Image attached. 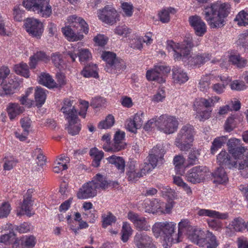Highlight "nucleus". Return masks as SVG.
<instances>
[{
	"instance_id": "f257e3e1",
	"label": "nucleus",
	"mask_w": 248,
	"mask_h": 248,
	"mask_svg": "<svg viewBox=\"0 0 248 248\" xmlns=\"http://www.w3.org/2000/svg\"><path fill=\"white\" fill-rule=\"evenodd\" d=\"M169 45L174 52L173 58L175 61L182 60L187 65L200 66L209 60V54L206 53L189 56L194 46L192 37L190 35L186 37L181 44H176L171 41Z\"/></svg>"
},
{
	"instance_id": "f03ea898",
	"label": "nucleus",
	"mask_w": 248,
	"mask_h": 248,
	"mask_svg": "<svg viewBox=\"0 0 248 248\" xmlns=\"http://www.w3.org/2000/svg\"><path fill=\"white\" fill-rule=\"evenodd\" d=\"M230 9L229 4L218 1L205 7L203 14L211 28H219L225 25L224 18L228 16Z\"/></svg>"
},
{
	"instance_id": "7ed1b4c3",
	"label": "nucleus",
	"mask_w": 248,
	"mask_h": 248,
	"mask_svg": "<svg viewBox=\"0 0 248 248\" xmlns=\"http://www.w3.org/2000/svg\"><path fill=\"white\" fill-rule=\"evenodd\" d=\"M68 22L70 25L62 28V31L69 41L81 40L83 39V35L80 33L83 32L87 34L88 32L89 29L87 23L76 15L68 17Z\"/></svg>"
},
{
	"instance_id": "20e7f679",
	"label": "nucleus",
	"mask_w": 248,
	"mask_h": 248,
	"mask_svg": "<svg viewBox=\"0 0 248 248\" xmlns=\"http://www.w3.org/2000/svg\"><path fill=\"white\" fill-rule=\"evenodd\" d=\"M108 183L106 178L99 173L97 174L91 181H89L78 189L77 196L78 199H87L97 195V190H105L108 188Z\"/></svg>"
},
{
	"instance_id": "39448f33",
	"label": "nucleus",
	"mask_w": 248,
	"mask_h": 248,
	"mask_svg": "<svg viewBox=\"0 0 248 248\" xmlns=\"http://www.w3.org/2000/svg\"><path fill=\"white\" fill-rule=\"evenodd\" d=\"M176 224L172 222H160L155 223L153 226L152 230L155 235L158 237L159 235H164V240L168 241L167 245H170L172 243H178L183 232L179 231L178 225V233H176Z\"/></svg>"
},
{
	"instance_id": "423d86ee",
	"label": "nucleus",
	"mask_w": 248,
	"mask_h": 248,
	"mask_svg": "<svg viewBox=\"0 0 248 248\" xmlns=\"http://www.w3.org/2000/svg\"><path fill=\"white\" fill-rule=\"evenodd\" d=\"M179 226L180 232L185 233L191 241L200 247L205 246L206 233L201 228L192 226L187 219L181 220Z\"/></svg>"
},
{
	"instance_id": "0eeeda50",
	"label": "nucleus",
	"mask_w": 248,
	"mask_h": 248,
	"mask_svg": "<svg viewBox=\"0 0 248 248\" xmlns=\"http://www.w3.org/2000/svg\"><path fill=\"white\" fill-rule=\"evenodd\" d=\"M194 134L193 126H183L175 139V145L181 151L188 152L193 146Z\"/></svg>"
},
{
	"instance_id": "6e6552de",
	"label": "nucleus",
	"mask_w": 248,
	"mask_h": 248,
	"mask_svg": "<svg viewBox=\"0 0 248 248\" xmlns=\"http://www.w3.org/2000/svg\"><path fill=\"white\" fill-rule=\"evenodd\" d=\"M23 5L42 17L48 18L52 15V7L49 0H25Z\"/></svg>"
},
{
	"instance_id": "1a4fd4ad",
	"label": "nucleus",
	"mask_w": 248,
	"mask_h": 248,
	"mask_svg": "<svg viewBox=\"0 0 248 248\" xmlns=\"http://www.w3.org/2000/svg\"><path fill=\"white\" fill-rule=\"evenodd\" d=\"M73 101L69 99L64 100V105L61 110L62 112L67 115L66 119L68 120L69 125L67 127L68 133L72 136L77 135L80 131V127L78 124L76 125V130L73 131L74 127V123L76 122L78 118L77 111L74 107L72 106Z\"/></svg>"
},
{
	"instance_id": "9d476101",
	"label": "nucleus",
	"mask_w": 248,
	"mask_h": 248,
	"mask_svg": "<svg viewBox=\"0 0 248 248\" xmlns=\"http://www.w3.org/2000/svg\"><path fill=\"white\" fill-rule=\"evenodd\" d=\"M101 57L107 63L105 69L108 72L117 73L125 69L124 62L117 58L114 53L105 51L103 53Z\"/></svg>"
},
{
	"instance_id": "9b49d317",
	"label": "nucleus",
	"mask_w": 248,
	"mask_h": 248,
	"mask_svg": "<svg viewBox=\"0 0 248 248\" xmlns=\"http://www.w3.org/2000/svg\"><path fill=\"white\" fill-rule=\"evenodd\" d=\"M235 159H241L237 162V168L240 170L241 175L245 177H248V152L246 149L241 146L236 148H233L230 152Z\"/></svg>"
},
{
	"instance_id": "f8f14e48",
	"label": "nucleus",
	"mask_w": 248,
	"mask_h": 248,
	"mask_svg": "<svg viewBox=\"0 0 248 248\" xmlns=\"http://www.w3.org/2000/svg\"><path fill=\"white\" fill-rule=\"evenodd\" d=\"M178 121L174 117L163 114L158 117L157 127L166 134H172L177 129Z\"/></svg>"
},
{
	"instance_id": "ddd939ff",
	"label": "nucleus",
	"mask_w": 248,
	"mask_h": 248,
	"mask_svg": "<svg viewBox=\"0 0 248 248\" xmlns=\"http://www.w3.org/2000/svg\"><path fill=\"white\" fill-rule=\"evenodd\" d=\"M170 71V68L169 66L157 65L155 66L153 69L147 71L146 78L148 80L155 81L159 83H162L166 80L163 76L167 74Z\"/></svg>"
},
{
	"instance_id": "4468645a",
	"label": "nucleus",
	"mask_w": 248,
	"mask_h": 248,
	"mask_svg": "<svg viewBox=\"0 0 248 248\" xmlns=\"http://www.w3.org/2000/svg\"><path fill=\"white\" fill-rule=\"evenodd\" d=\"M208 171L207 168L203 166H197L190 169L186 175L187 181L196 184L203 182Z\"/></svg>"
},
{
	"instance_id": "2eb2a0df",
	"label": "nucleus",
	"mask_w": 248,
	"mask_h": 248,
	"mask_svg": "<svg viewBox=\"0 0 248 248\" xmlns=\"http://www.w3.org/2000/svg\"><path fill=\"white\" fill-rule=\"evenodd\" d=\"M98 16L103 22L109 25L115 24L119 20V16L117 11L112 7L106 6L102 9L99 10Z\"/></svg>"
},
{
	"instance_id": "dca6fc26",
	"label": "nucleus",
	"mask_w": 248,
	"mask_h": 248,
	"mask_svg": "<svg viewBox=\"0 0 248 248\" xmlns=\"http://www.w3.org/2000/svg\"><path fill=\"white\" fill-rule=\"evenodd\" d=\"M24 26L27 32L37 38H40L44 31L42 23L34 18H27L24 22Z\"/></svg>"
},
{
	"instance_id": "f3484780",
	"label": "nucleus",
	"mask_w": 248,
	"mask_h": 248,
	"mask_svg": "<svg viewBox=\"0 0 248 248\" xmlns=\"http://www.w3.org/2000/svg\"><path fill=\"white\" fill-rule=\"evenodd\" d=\"M134 243L137 248H156L151 237L145 232H138L134 236Z\"/></svg>"
},
{
	"instance_id": "a211bd4d",
	"label": "nucleus",
	"mask_w": 248,
	"mask_h": 248,
	"mask_svg": "<svg viewBox=\"0 0 248 248\" xmlns=\"http://www.w3.org/2000/svg\"><path fill=\"white\" fill-rule=\"evenodd\" d=\"M188 21L197 36H202L206 32V25L200 16L197 15L190 16Z\"/></svg>"
},
{
	"instance_id": "6ab92c4d",
	"label": "nucleus",
	"mask_w": 248,
	"mask_h": 248,
	"mask_svg": "<svg viewBox=\"0 0 248 248\" xmlns=\"http://www.w3.org/2000/svg\"><path fill=\"white\" fill-rule=\"evenodd\" d=\"M127 218L133 223L138 230L147 231L150 227L146 218L140 216L137 213L130 211L127 214Z\"/></svg>"
},
{
	"instance_id": "aec40b11",
	"label": "nucleus",
	"mask_w": 248,
	"mask_h": 248,
	"mask_svg": "<svg viewBox=\"0 0 248 248\" xmlns=\"http://www.w3.org/2000/svg\"><path fill=\"white\" fill-rule=\"evenodd\" d=\"M217 159L220 165L224 166L228 169L237 168V161L232 160L229 154L225 151H222L217 156Z\"/></svg>"
},
{
	"instance_id": "412c9836",
	"label": "nucleus",
	"mask_w": 248,
	"mask_h": 248,
	"mask_svg": "<svg viewBox=\"0 0 248 248\" xmlns=\"http://www.w3.org/2000/svg\"><path fill=\"white\" fill-rule=\"evenodd\" d=\"M125 133L123 131L118 130L114 135V142L113 144V152H117L125 148L126 143L124 141Z\"/></svg>"
},
{
	"instance_id": "4be33fe9",
	"label": "nucleus",
	"mask_w": 248,
	"mask_h": 248,
	"mask_svg": "<svg viewBox=\"0 0 248 248\" xmlns=\"http://www.w3.org/2000/svg\"><path fill=\"white\" fill-rule=\"evenodd\" d=\"M32 190H28L26 194L24 196L23 201L21 208L22 211L25 212V214L28 216H31V213L32 206L33 205V201L32 200L31 193Z\"/></svg>"
},
{
	"instance_id": "5701e85b",
	"label": "nucleus",
	"mask_w": 248,
	"mask_h": 248,
	"mask_svg": "<svg viewBox=\"0 0 248 248\" xmlns=\"http://www.w3.org/2000/svg\"><path fill=\"white\" fill-rule=\"evenodd\" d=\"M172 72L174 82L181 84L188 80V77L187 73L181 68L174 67L172 69Z\"/></svg>"
},
{
	"instance_id": "b1692460",
	"label": "nucleus",
	"mask_w": 248,
	"mask_h": 248,
	"mask_svg": "<svg viewBox=\"0 0 248 248\" xmlns=\"http://www.w3.org/2000/svg\"><path fill=\"white\" fill-rule=\"evenodd\" d=\"M5 82L6 83L2 87L3 93H0V94L1 95L13 94L19 86V82L13 78H8V82L7 81Z\"/></svg>"
},
{
	"instance_id": "393cba45",
	"label": "nucleus",
	"mask_w": 248,
	"mask_h": 248,
	"mask_svg": "<svg viewBox=\"0 0 248 248\" xmlns=\"http://www.w3.org/2000/svg\"><path fill=\"white\" fill-rule=\"evenodd\" d=\"M25 110L24 108L17 103H10L7 107V111L11 120H14L16 117L22 113Z\"/></svg>"
},
{
	"instance_id": "a878e982",
	"label": "nucleus",
	"mask_w": 248,
	"mask_h": 248,
	"mask_svg": "<svg viewBox=\"0 0 248 248\" xmlns=\"http://www.w3.org/2000/svg\"><path fill=\"white\" fill-rule=\"evenodd\" d=\"M199 216H205L212 218H217L218 219H226L228 217V215L226 214H221L219 212L205 209H201L197 213Z\"/></svg>"
},
{
	"instance_id": "bb28decb",
	"label": "nucleus",
	"mask_w": 248,
	"mask_h": 248,
	"mask_svg": "<svg viewBox=\"0 0 248 248\" xmlns=\"http://www.w3.org/2000/svg\"><path fill=\"white\" fill-rule=\"evenodd\" d=\"M214 183L223 184L228 181V178L223 168L219 167L213 173Z\"/></svg>"
},
{
	"instance_id": "cd10ccee",
	"label": "nucleus",
	"mask_w": 248,
	"mask_h": 248,
	"mask_svg": "<svg viewBox=\"0 0 248 248\" xmlns=\"http://www.w3.org/2000/svg\"><path fill=\"white\" fill-rule=\"evenodd\" d=\"M108 162L114 165L121 173H124L125 168V161L123 157L116 155H111L107 158Z\"/></svg>"
},
{
	"instance_id": "c85d7f7f",
	"label": "nucleus",
	"mask_w": 248,
	"mask_h": 248,
	"mask_svg": "<svg viewBox=\"0 0 248 248\" xmlns=\"http://www.w3.org/2000/svg\"><path fill=\"white\" fill-rule=\"evenodd\" d=\"M39 83L49 88L57 87V84L48 74L42 73L39 77Z\"/></svg>"
},
{
	"instance_id": "c756f323",
	"label": "nucleus",
	"mask_w": 248,
	"mask_h": 248,
	"mask_svg": "<svg viewBox=\"0 0 248 248\" xmlns=\"http://www.w3.org/2000/svg\"><path fill=\"white\" fill-rule=\"evenodd\" d=\"M229 61L238 68H243L247 64V60L241 57L239 55H231L229 57Z\"/></svg>"
},
{
	"instance_id": "7c9ffc66",
	"label": "nucleus",
	"mask_w": 248,
	"mask_h": 248,
	"mask_svg": "<svg viewBox=\"0 0 248 248\" xmlns=\"http://www.w3.org/2000/svg\"><path fill=\"white\" fill-rule=\"evenodd\" d=\"M228 140L227 136H222L215 138L211 147V153L214 155L217 151L221 148V147Z\"/></svg>"
},
{
	"instance_id": "2f4dec72",
	"label": "nucleus",
	"mask_w": 248,
	"mask_h": 248,
	"mask_svg": "<svg viewBox=\"0 0 248 248\" xmlns=\"http://www.w3.org/2000/svg\"><path fill=\"white\" fill-rule=\"evenodd\" d=\"M90 155L93 157L92 165L94 167H98L104 156V153L102 151H99L96 148H93L90 150Z\"/></svg>"
},
{
	"instance_id": "473e14b6",
	"label": "nucleus",
	"mask_w": 248,
	"mask_h": 248,
	"mask_svg": "<svg viewBox=\"0 0 248 248\" xmlns=\"http://www.w3.org/2000/svg\"><path fill=\"white\" fill-rule=\"evenodd\" d=\"M46 94L45 90L40 87H37L35 93V100L36 106L40 107L46 101Z\"/></svg>"
},
{
	"instance_id": "72a5a7b5",
	"label": "nucleus",
	"mask_w": 248,
	"mask_h": 248,
	"mask_svg": "<svg viewBox=\"0 0 248 248\" xmlns=\"http://www.w3.org/2000/svg\"><path fill=\"white\" fill-rule=\"evenodd\" d=\"M176 11L174 8L169 7L164 9L158 13L160 20L162 23H168L170 20V14H175Z\"/></svg>"
},
{
	"instance_id": "f704fd0d",
	"label": "nucleus",
	"mask_w": 248,
	"mask_h": 248,
	"mask_svg": "<svg viewBox=\"0 0 248 248\" xmlns=\"http://www.w3.org/2000/svg\"><path fill=\"white\" fill-rule=\"evenodd\" d=\"M18 239L16 237V235L13 231H10L8 234H4L0 236V242L5 244H10L13 242L15 245L18 244Z\"/></svg>"
},
{
	"instance_id": "c9c22d12",
	"label": "nucleus",
	"mask_w": 248,
	"mask_h": 248,
	"mask_svg": "<svg viewBox=\"0 0 248 248\" xmlns=\"http://www.w3.org/2000/svg\"><path fill=\"white\" fill-rule=\"evenodd\" d=\"M96 65L90 64L85 66L84 68L81 71V74L85 78L93 77L97 78L98 75L96 71Z\"/></svg>"
},
{
	"instance_id": "e433bc0d",
	"label": "nucleus",
	"mask_w": 248,
	"mask_h": 248,
	"mask_svg": "<svg viewBox=\"0 0 248 248\" xmlns=\"http://www.w3.org/2000/svg\"><path fill=\"white\" fill-rule=\"evenodd\" d=\"M205 108H209V101L206 99L199 98L195 100L193 103V109L196 112L203 110Z\"/></svg>"
},
{
	"instance_id": "4c0bfd02",
	"label": "nucleus",
	"mask_w": 248,
	"mask_h": 248,
	"mask_svg": "<svg viewBox=\"0 0 248 248\" xmlns=\"http://www.w3.org/2000/svg\"><path fill=\"white\" fill-rule=\"evenodd\" d=\"M150 207L149 209H146L145 211L148 213H159V210L164 205V202H160V201L156 199H155L150 202Z\"/></svg>"
},
{
	"instance_id": "58836bf2",
	"label": "nucleus",
	"mask_w": 248,
	"mask_h": 248,
	"mask_svg": "<svg viewBox=\"0 0 248 248\" xmlns=\"http://www.w3.org/2000/svg\"><path fill=\"white\" fill-rule=\"evenodd\" d=\"M236 116L235 115H231L226 120L224 124V129L226 132H230L236 126Z\"/></svg>"
},
{
	"instance_id": "ea45409f",
	"label": "nucleus",
	"mask_w": 248,
	"mask_h": 248,
	"mask_svg": "<svg viewBox=\"0 0 248 248\" xmlns=\"http://www.w3.org/2000/svg\"><path fill=\"white\" fill-rule=\"evenodd\" d=\"M16 73L28 78L30 76L28 66L26 63H20L14 67Z\"/></svg>"
},
{
	"instance_id": "a19ab883",
	"label": "nucleus",
	"mask_w": 248,
	"mask_h": 248,
	"mask_svg": "<svg viewBox=\"0 0 248 248\" xmlns=\"http://www.w3.org/2000/svg\"><path fill=\"white\" fill-rule=\"evenodd\" d=\"M207 248H217L218 243L216 236L209 231H207L206 237Z\"/></svg>"
},
{
	"instance_id": "79ce46f5",
	"label": "nucleus",
	"mask_w": 248,
	"mask_h": 248,
	"mask_svg": "<svg viewBox=\"0 0 248 248\" xmlns=\"http://www.w3.org/2000/svg\"><path fill=\"white\" fill-rule=\"evenodd\" d=\"M212 109L209 108H205L203 110L196 112L195 119L200 121H204L211 117Z\"/></svg>"
},
{
	"instance_id": "37998d69",
	"label": "nucleus",
	"mask_w": 248,
	"mask_h": 248,
	"mask_svg": "<svg viewBox=\"0 0 248 248\" xmlns=\"http://www.w3.org/2000/svg\"><path fill=\"white\" fill-rule=\"evenodd\" d=\"M201 155V150L199 149H193L189 153L187 161L189 165H193L198 162V156Z\"/></svg>"
},
{
	"instance_id": "c03bdc74",
	"label": "nucleus",
	"mask_w": 248,
	"mask_h": 248,
	"mask_svg": "<svg viewBox=\"0 0 248 248\" xmlns=\"http://www.w3.org/2000/svg\"><path fill=\"white\" fill-rule=\"evenodd\" d=\"M246 223L241 217L235 218L231 222V225L233 229L237 232H242L245 229Z\"/></svg>"
},
{
	"instance_id": "a18cd8bd",
	"label": "nucleus",
	"mask_w": 248,
	"mask_h": 248,
	"mask_svg": "<svg viewBox=\"0 0 248 248\" xmlns=\"http://www.w3.org/2000/svg\"><path fill=\"white\" fill-rule=\"evenodd\" d=\"M234 20L237 21L239 26H246L248 25V13L244 11L240 12L236 16Z\"/></svg>"
},
{
	"instance_id": "49530a36",
	"label": "nucleus",
	"mask_w": 248,
	"mask_h": 248,
	"mask_svg": "<svg viewBox=\"0 0 248 248\" xmlns=\"http://www.w3.org/2000/svg\"><path fill=\"white\" fill-rule=\"evenodd\" d=\"M132 230L130 224L127 222H124L121 231L122 233V240L124 242L127 241L129 236L132 233Z\"/></svg>"
},
{
	"instance_id": "de8ad7c7",
	"label": "nucleus",
	"mask_w": 248,
	"mask_h": 248,
	"mask_svg": "<svg viewBox=\"0 0 248 248\" xmlns=\"http://www.w3.org/2000/svg\"><path fill=\"white\" fill-rule=\"evenodd\" d=\"M211 78V75H206L201 78L199 83L201 91L204 92L209 89Z\"/></svg>"
},
{
	"instance_id": "09e8293b",
	"label": "nucleus",
	"mask_w": 248,
	"mask_h": 248,
	"mask_svg": "<svg viewBox=\"0 0 248 248\" xmlns=\"http://www.w3.org/2000/svg\"><path fill=\"white\" fill-rule=\"evenodd\" d=\"M102 227L104 228L108 225H111L116 221V217L110 212H108L107 215H102Z\"/></svg>"
},
{
	"instance_id": "8fccbe9b",
	"label": "nucleus",
	"mask_w": 248,
	"mask_h": 248,
	"mask_svg": "<svg viewBox=\"0 0 248 248\" xmlns=\"http://www.w3.org/2000/svg\"><path fill=\"white\" fill-rule=\"evenodd\" d=\"M152 155H155L156 156L163 160V156L165 153V149L161 144H157L154 146L149 152Z\"/></svg>"
},
{
	"instance_id": "3c124183",
	"label": "nucleus",
	"mask_w": 248,
	"mask_h": 248,
	"mask_svg": "<svg viewBox=\"0 0 248 248\" xmlns=\"http://www.w3.org/2000/svg\"><path fill=\"white\" fill-rule=\"evenodd\" d=\"M114 122V117L111 115H108L105 121H102L99 123L98 127L100 129L109 128L113 125Z\"/></svg>"
},
{
	"instance_id": "603ef678",
	"label": "nucleus",
	"mask_w": 248,
	"mask_h": 248,
	"mask_svg": "<svg viewBox=\"0 0 248 248\" xmlns=\"http://www.w3.org/2000/svg\"><path fill=\"white\" fill-rule=\"evenodd\" d=\"M147 161L154 168L156 167L158 164H162L163 163V159H160L155 155H152L150 152L147 157Z\"/></svg>"
},
{
	"instance_id": "864d4df0",
	"label": "nucleus",
	"mask_w": 248,
	"mask_h": 248,
	"mask_svg": "<svg viewBox=\"0 0 248 248\" xmlns=\"http://www.w3.org/2000/svg\"><path fill=\"white\" fill-rule=\"evenodd\" d=\"M10 70L7 66H2L0 68V85L6 81V78L10 75Z\"/></svg>"
},
{
	"instance_id": "5fc2aeb1",
	"label": "nucleus",
	"mask_w": 248,
	"mask_h": 248,
	"mask_svg": "<svg viewBox=\"0 0 248 248\" xmlns=\"http://www.w3.org/2000/svg\"><path fill=\"white\" fill-rule=\"evenodd\" d=\"M79 60L81 62L89 60L91 58V53L87 49H81L78 55Z\"/></svg>"
},
{
	"instance_id": "6e6d98bb",
	"label": "nucleus",
	"mask_w": 248,
	"mask_h": 248,
	"mask_svg": "<svg viewBox=\"0 0 248 248\" xmlns=\"http://www.w3.org/2000/svg\"><path fill=\"white\" fill-rule=\"evenodd\" d=\"M231 88L233 90L241 91L246 88L245 83L242 81L235 80L233 81L231 85Z\"/></svg>"
},
{
	"instance_id": "4d7b16f0",
	"label": "nucleus",
	"mask_w": 248,
	"mask_h": 248,
	"mask_svg": "<svg viewBox=\"0 0 248 248\" xmlns=\"http://www.w3.org/2000/svg\"><path fill=\"white\" fill-rule=\"evenodd\" d=\"M122 8L126 16L130 17L132 16L133 12L132 4L128 2H123L122 3Z\"/></svg>"
},
{
	"instance_id": "13d9d810",
	"label": "nucleus",
	"mask_w": 248,
	"mask_h": 248,
	"mask_svg": "<svg viewBox=\"0 0 248 248\" xmlns=\"http://www.w3.org/2000/svg\"><path fill=\"white\" fill-rule=\"evenodd\" d=\"M106 100L102 97H96L93 98L91 102V106L93 108L101 107L104 105Z\"/></svg>"
},
{
	"instance_id": "bf43d9fd",
	"label": "nucleus",
	"mask_w": 248,
	"mask_h": 248,
	"mask_svg": "<svg viewBox=\"0 0 248 248\" xmlns=\"http://www.w3.org/2000/svg\"><path fill=\"white\" fill-rule=\"evenodd\" d=\"M51 60L55 66L58 68L63 63L62 57L59 53H53L51 56Z\"/></svg>"
},
{
	"instance_id": "052dcab7",
	"label": "nucleus",
	"mask_w": 248,
	"mask_h": 248,
	"mask_svg": "<svg viewBox=\"0 0 248 248\" xmlns=\"http://www.w3.org/2000/svg\"><path fill=\"white\" fill-rule=\"evenodd\" d=\"M237 44L245 48H248V31L240 34L237 41Z\"/></svg>"
},
{
	"instance_id": "680f3d73",
	"label": "nucleus",
	"mask_w": 248,
	"mask_h": 248,
	"mask_svg": "<svg viewBox=\"0 0 248 248\" xmlns=\"http://www.w3.org/2000/svg\"><path fill=\"white\" fill-rule=\"evenodd\" d=\"M11 211L10 205L8 203H4L0 207V217H6Z\"/></svg>"
},
{
	"instance_id": "e2e57ef3",
	"label": "nucleus",
	"mask_w": 248,
	"mask_h": 248,
	"mask_svg": "<svg viewBox=\"0 0 248 248\" xmlns=\"http://www.w3.org/2000/svg\"><path fill=\"white\" fill-rule=\"evenodd\" d=\"M20 123L24 132H26V135H28L29 129L31 127V121L29 117H25L21 119Z\"/></svg>"
},
{
	"instance_id": "0e129e2a",
	"label": "nucleus",
	"mask_w": 248,
	"mask_h": 248,
	"mask_svg": "<svg viewBox=\"0 0 248 248\" xmlns=\"http://www.w3.org/2000/svg\"><path fill=\"white\" fill-rule=\"evenodd\" d=\"M131 29L126 26H118L115 29V33L119 35L126 36L128 34L131 33Z\"/></svg>"
},
{
	"instance_id": "69168bd1",
	"label": "nucleus",
	"mask_w": 248,
	"mask_h": 248,
	"mask_svg": "<svg viewBox=\"0 0 248 248\" xmlns=\"http://www.w3.org/2000/svg\"><path fill=\"white\" fill-rule=\"evenodd\" d=\"M185 161V158L182 155H177L174 156L173 158V163L175 166V169L178 171L180 169Z\"/></svg>"
},
{
	"instance_id": "338daca9",
	"label": "nucleus",
	"mask_w": 248,
	"mask_h": 248,
	"mask_svg": "<svg viewBox=\"0 0 248 248\" xmlns=\"http://www.w3.org/2000/svg\"><path fill=\"white\" fill-rule=\"evenodd\" d=\"M20 6H16L13 10L14 17L17 21H21L23 19V11L21 9Z\"/></svg>"
},
{
	"instance_id": "774afa93",
	"label": "nucleus",
	"mask_w": 248,
	"mask_h": 248,
	"mask_svg": "<svg viewBox=\"0 0 248 248\" xmlns=\"http://www.w3.org/2000/svg\"><path fill=\"white\" fill-rule=\"evenodd\" d=\"M207 223L209 227L216 231H219L222 228V223L219 220L209 219Z\"/></svg>"
}]
</instances>
